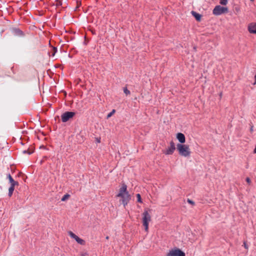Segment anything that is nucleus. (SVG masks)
Returning a JSON list of instances; mask_svg holds the SVG:
<instances>
[{"instance_id":"obj_1","label":"nucleus","mask_w":256,"mask_h":256,"mask_svg":"<svg viewBox=\"0 0 256 256\" xmlns=\"http://www.w3.org/2000/svg\"><path fill=\"white\" fill-rule=\"evenodd\" d=\"M117 197L120 198L122 204L124 207L128 204L130 200V196L127 190V186L123 184L119 190V192L116 196Z\"/></svg>"},{"instance_id":"obj_2","label":"nucleus","mask_w":256,"mask_h":256,"mask_svg":"<svg viewBox=\"0 0 256 256\" xmlns=\"http://www.w3.org/2000/svg\"><path fill=\"white\" fill-rule=\"evenodd\" d=\"M176 148L179 154L182 156L188 157L190 154V150L188 145L178 144L176 145Z\"/></svg>"},{"instance_id":"obj_3","label":"nucleus","mask_w":256,"mask_h":256,"mask_svg":"<svg viewBox=\"0 0 256 256\" xmlns=\"http://www.w3.org/2000/svg\"><path fill=\"white\" fill-rule=\"evenodd\" d=\"M151 220V216L148 212V210H145L142 214V224L146 231L148 228V223Z\"/></svg>"},{"instance_id":"obj_4","label":"nucleus","mask_w":256,"mask_h":256,"mask_svg":"<svg viewBox=\"0 0 256 256\" xmlns=\"http://www.w3.org/2000/svg\"><path fill=\"white\" fill-rule=\"evenodd\" d=\"M166 256H186V254L181 250L176 248L170 250Z\"/></svg>"},{"instance_id":"obj_5","label":"nucleus","mask_w":256,"mask_h":256,"mask_svg":"<svg viewBox=\"0 0 256 256\" xmlns=\"http://www.w3.org/2000/svg\"><path fill=\"white\" fill-rule=\"evenodd\" d=\"M228 8H227L221 6H216L213 10V14L216 16H219L222 14L228 12Z\"/></svg>"},{"instance_id":"obj_6","label":"nucleus","mask_w":256,"mask_h":256,"mask_svg":"<svg viewBox=\"0 0 256 256\" xmlns=\"http://www.w3.org/2000/svg\"><path fill=\"white\" fill-rule=\"evenodd\" d=\"M75 115V112H66L61 116L62 120L64 122H68Z\"/></svg>"},{"instance_id":"obj_7","label":"nucleus","mask_w":256,"mask_h":256,"mask_svg":"<svg viewBox=\"0 0 256 256\" xmlns=\"http://www.w3.org/2000/svg\"><path fill=\"white\" fill-rule=\"evenodd\" d=\"M176 150L175 144L173 141L170 142V146L164 152V153L166 155L172 154Z\"/></svg>"},{"instance_id":"obj_8","label":"nucleus","mask_w":256,"mask_h":256,"mask_svg":"<svg viewBox=\"0 0 256 256\" xmlns=\"http://www.w3.org/2000/svg\"><path fill=\"white\" fill-rule=\"evenodd\" d=\"M176 138L178 140L181 144H183L186 142L185 136L181 132H178L177 134Z\"/></svg>"},{"instance_id":"obj_9","label":"nucleus","mask_w":256,"mask_h":256,"mask_svg":"<svg viewBox=\"0 0 256 256\" xmlns=\"http://www.w3.org/2000/svg\"><path fill=\"white\" fill-rule=\"evenodd\" d=\"M248 30L250 33L256 34V23H251L248 26Z\"/></svg>"},{"instance_id":"obj_10","label":"nucleus","mask_w":256,"mask_h":256,"mask_svg":"<svg viewBox=\"0 0 256 256\" xmlns=\"http://www.w3.org/2000/svg\"><path fill=\"white\" fill-rule=\"evenodd\" d=\"M6 177L9 180V182L10 184V186H18V182L16 181H15L14 178H12L10 174H6Z\"/></svg>"},{"instance_id":"obj_11","label":"nucleus","mask_w":256,"mask_h":256,"mask_svg":"<svg viewBox=\"0 0 256 256\" xmlns=\"http://www.w3.org/2000/svg\"><path fill=\"white\" fill-rule=\"evenodd\" d=\"M14 35L17 36L22 37L24 36V32L19 28H14Z\"/></svg>"},{"instance_id":"obj_12","label":"nucleus","mask_w":256,"mask_h":256,"mask_svg":"<svg viewBox=\"0 0 256 256\" xmlns=\"http://www.w3.org/2000/svg\"><path fill=\"white\" fill-rule=\"evenodd\" d=\"M192 16L195 18L196 19V20H197L198 21H200V19H201V15L198 13H197L196 12H194V11H192Z\"/></svg>"},{"instance_id":"obj_13","label":"nucleus","mask_w":256,"mask_h":256,"mask_svg":"<svg viewBox=\"0 0 256 256\" xmlns=\"http://www.w3.org/2000/svg\"><path fill=\"white\" fill-rule=\"evenodd\" d=\"M14 187L15 186H10V187L9 188L8 194V196L10 197L12 196L14 190Z\"/></svg>"},{"instance_id":"obj_14","label":"nucleus","mask_w":256,"mask_h":256,"mask_svg":"<svg viewBox=\"0 0 256 256\" xmlns=\"http://www.w3.org/2000/svg\"><path fill=\"white\" fill-rule=\"evenodd\" d=\"M76 241L79 244L81 245H84L85 244V242L82 239L80 238L78 236L75 239Z\"/></svg>"},{"instance_id":"obj_15","label":"nucleus","mask_w":256,"mask_h":256,"mask_svg":"<svg viewBox=\"0 0 256 256\" xmlns=\"http://www.w3.org/2000/svg\"><path fill=\"white\" fill-rule=\"evenodd\" d=\"M68 233L69 236H70L72 238H74V240L76 238H77V237H78V236H77L76 235L74 232H71V231L68 232Z\"/></svg>"},{"instance_id":"obj_16","label":"nucleus","mask_w":256,"mask_h":256,"mask_svg":"<svg viewBox=\"0 0 256 256\" xmlns=\"http://www.w3.org/2000/svg\"><path fill=\"white\" fill-rule=\"evenodd\" d=\"M70 197V195L69 194H64L62 198V200H61L62 201H65L67 199H68Z\"/></svg>"},{"instance_id":"obj_17","label":"nucleus","mask_w":256,"mask_h":256,"mask_svg":"<svg viewBox=\"0 0 256 256\" xmlns=\"http://www.w3.org/2000/svg\"><path fill=\"white\" fill-rule=\"evenodd\" d=\"M32 152H33L30 151L28 150H24L22 151V153L24 154H28V155H30V154H32Z\"/></svg>"},{"instance_id":"obj_18","label":"nucleus","mask_w":256,"mask_h":256,"mask_svg":"<svg viewBox=\"0 0 256 256\" xmlns=\"http://www.w3.org/2000/svg\"><path fill=\"white\" fill-rule=\"evenodd\" d=\"M136 198H137L138 202L142 203V200L140 194H136Z\"/></svg>"},{"instance_id":"obj_19","label":"nucleus","mask_w":256,"mask_h":256,"mask_svg":"<svg viewBox=\"0 0 256 256\" xmlns=\"http://www.w3.org/2000/svg\"><path fill=\"white\" fill-rule=\"evenodd\" d=\"M115 110H112L111 112H110L107 116V118H109L112 116V115L115 112Z\"/></svg>"},{"instance_id":"obj_20","label":"nucleus","mask_w":256,"mask_h":256,"mask_svg":"<svg viewBox=\"0 0 256 256\" xmlns=\"http://www.w3.org/2000/svg\"><path fill=\"white\" fill-rule=\"evenodd\" d=\"M228 0H220V4L222 5H226L228 3Z\"/></svg>"},{"instance_id":"obj_21","label":"nucleus","mask_w":256,"mask_h":256,"mask_svg":"<svg viewBox=\"0 0 256 256\" xmlns=\"http://www.w3.org/2000/svg\"><path fill=\"white\" fill-rule=\"evenodd\" d=\"M124 94H126V95L130 94V91L127 89L126 88H124Z\"/></svg>"},{"instance_id":"obj_22","label":"nucleus","mask_w":256,"mask_h":256,"mask_svg":"<svg viewBox=\"0 0 256 256\" xmlns=\"http://www.w3.org/2000/svg\"><path fill=\"white\" fill-rule=\"evenodd\" d=\"M187 202L188 203L192 204V205H194V201H192V200H190V199H188L187 200Z\"/></svg>"},{"instance_id":"obj_23","label":"nucleus","mask_w":256,"mask_h":256,"mask_svg":"<svg viewBox=\"0 0 256 256\" xmlns=\"http://www.w3.org/2000/svg\"><path fill=\"white\" fill-rule=\"evenodd\" d=\"M54 53L52 54V56H54V54H56V52H57V49H56V48H54Z\"/></svg>"},{"instance_id":"obj_24","label":"nucleus","mask_w":256,"mask_h":256,"mask_svg":"<svg viewBox=\"0 0 256 256\" xmlns=\"http://www.w3.org/2000/svg\"><path fill=\"white\" fill-rule=\"evenodd\" d=\"M246 181L248 183L250 184V179L249 178H246Z\"/></svg>"},{"instance_id":"obj_25","label":"nucleus","mask_w":256,"mask_h":256,"mask_svg":"<svg viewBox=\"0 0 256 256\" xmlns=\"http://www.w3.org/2000/svg\"><path fill=\"white\" fill-rule=\"evenodd\" d=\"M253 128H254V126H250V132H253V130H253Z\"/></svg>"},{"instance_id":"obj_26","label":"nucleus","mask_w":256,"mask_h":256,"mask_svg":"<svg viewBox=\"0 0 256 256\" xmlns=\"http://www.w3.org/2000/svg\"><path fill=\"white\" fill-rule=\"evenodd\" d=\"M254 154H256V145L255 148H254Z\"/></svg>"},{"instance_id":"obj_27","label":"nucleus","mask_w":256,"mask_h":256,"mask_svg":"<svg viewBox=\"0 0 256 256\" xmlns=\"http://www.w3.org/2000/svg\"><path fill=\"white\" fill-rule=\"evenodd\" d=\"M254 80H255V82H254V84H256V74L254 76Z\"/></svg>"},{"instance_id":"obj_28","label":"nucleus","mask_w":256,"mask_h":256,"mask_svg":"<svg viewBox=\"0 0 256 256\" xmlns=\"http://www.w3.org/2000/svg\"><path fill=\"white\" fill-rule=\"evenodd\" d=\"M244 247H245L246 248H247V247H246V243H244Z\"/></svg>"},{"instance_id":"obj_29","label":"nucleus","mask_w":256,"mask_h":256,"mask_svg":"<svg viewBox=\"0 0 256 256\" xmlns=\"http://www.w3.org/2000/svg\"><path fill=\"white\" fill-rule=\"evenodd\" d=\"M81 256H86L84 254H82Z\"/></svg>"},{"instance_id":"obj_30","label":"nucleus","mask_w":256,"mask_h":256,"mask_svg":"<svg viewBox=\"0 0 256 256\" xmlns=\"http://www.w3.org/2000/svg\"><path fill=\"white\" fill-rule=\"evenodd\" d=\"M106 238L108 239V236H106Z\"/></svg>"},{"instance_id":"obj_31","label":"nucleus","mask_w":256,"mask_h":256,"mask_svg":"<svg viewBox=\"0 0 256 256\" xmlns=\"http://www.w3.org/2000/svg\"><path fill=\"white\" fill-rule=\"evenodd\" d=\"M251 2H253L254 0H250Z\"/></svg>"}]
</instances>
